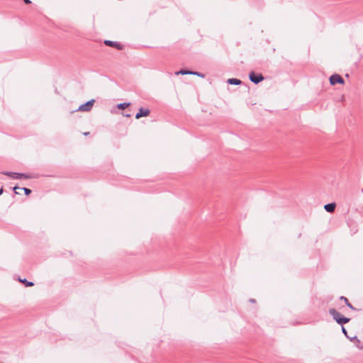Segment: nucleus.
Instances as JSON below:
<instances>
[{"label": "nucleus", "instance_id": "f257e3e1", "mask_svg": "<svg viewBox=\"0 0 363 363\" xmlns=\"http://www.w3.org/2000/svg\"><path fill=\"white\" fill-rule=\"evenodd\" d=\"M329 313L333 316V319L340 325L345 324L350 321V318L342 317L341 314L335 308H330Z\"/></svg>", "mask_w": 363, "mask_h": 363}, {"label": "nucleus", "instance_id": "f03ea898", "mask_svg": "<svg viewBox=\"0 0 363 363\" xmlns=\"http://www.w3.org/2000/svg\"><path fill=\"white\" fill-rule=\"evenodd\" d=\"M1 173L6 176L10 177L12 179H29L33 178V177H32L30 174H23V173H18V172H2Z\"/></svg>", "mask_w": 363, "mask_h": 363}, {"label": "nucleus", "instance_id": "7ed1b4c3", "mask_svg": "<svg viewBox=\"0 0 363 363\" xmlns=\"http://www.w3.org/2000/svg\"><path fill=\"white\" fill-rule=\"evenodd\" d=\"M94 103V99L89 100L85 104L80 105L76 111L85 112L89 111L92 108Z\"/></svg>", "mask_w": 363, "mask_h": 363}, {"label": "nucleus", "instance_id": "20e7f679", "mask_svg": "<svg viewBox=\"0 0 363 363\" xmlns=\"http://www.w3.org/2000/svg\"><path fill=\"white\" fill-rule=\"evenodd\" d=\"M249 78L255 84H258L264 80V77L261 74H255L253 72L250 73Z\"/></svg>", "mask_w": 363, "mask_h": 363}, {"label": "nucleus", "instance_id": "39448f33", "mask_svg": "<svg viewBox=\"0 0 363 363\" xmlns=\"http://www.w3.org/2000/svg\"><path fill=\"white\" fill-rule=\"evenodd\" d=\"M330 82L332 85H335L337 83L343 84L344 79H342V77L340 75L335 74H333L330 77Z\"/></svg>", "mask_w": 363, "mask_h": 363}, {"label": "nucleus", "instance_id": "423d86ee", "mask_svg": "<svg viewBox=\"0 0 363 363\" xmlns=\"http://www.w3.org/2000/svg\"><path fill=\"white\" fill-rule=\"evenodd\" d=\"M150 113V111L147 108L144 109L143 108H140L138 112L135 115V118L139 119L143 116H147Z\"/></svg>", "mask_w": 363, "mask_h": 363}, {"label": "nucleus", "instance_id": "0eeeda50", "mask_svg": "<svg viewBox=\"0 0 363 363\" xmlns=\"http://www.w3.org/2000/svg\"><path fill=\"white\" fill-rule=\"evenodd\" d=\"M104 44L106 45H107V46H109V47L116 48L118 50H122L123 49V45H121L120 43H118V42H116V41H111V40H106L104 41Z\"/></svg>", "mask_w": 363, "mask_h": 363}, {"label": "nucleus", "instance_id": "6e6552de", "mask_svg": "<svg viewBox=\"0 0 363 363\" xmlns=\"http://www.w3.org/2000/svg\"><path fill=\"white\" fill-rule=\"evenodd\" d=\"M335 206H336V205L335 203H328V204L325 205L324 208L327 212L333 213V212H334V211L335 209Z\"/></svg>", "mask_w": 363, "mask_h": 363}, {"label": "nucleus", "instance_id": "1a4fd4ad", "mask_svg": "<svg viewBox=\"0 0 363 363\" xmlns=\"http://www.w3.org/2000/svg\"><path fill=\"white\" fill-rule=\"evenodd\" d=\"M227 82L229 84H233V85H240L242 83L241 80L236 79V78L228 79Z\"/></svg>", "mask_w": 363, "mask_h": 363}, {"label": "nucleus", "instance_id": "9d476101", "mask_svg": "<svg viewBox=\"0 0 363 363\" xmlns=\"http://www.w3.org/2000/svg\"><path fill=\"white\" fill-rule=\"evenodd\" d=\"M340 300H342L344 301V302L345 303V304L351 309L352 310H355V308L352 306V305L349 302L348 299L345 297V296H340Z\"/></svg>", "mask_w": 363, "mask_h": 363}, {"label": "nucleus", "instance_id": "9b49d317", "mask_svg": "<svg viewBox=\"0 0 363 363\" xmlns=\"http://www.w3.org/2000/svg\"><path fill=\"white\" fill-rule=\"evenodd\" d=\"M193 74V71L184 70V69H181V70L175 72V74H177V75H178V74L184 75V74Z\"/></svg>", "mask_w": 363, "mask_h": 363}, {"label": "nucleus", "instance_id": "f8f14e48", "mask_svg": "<svg viewBox=\"0 0 363 363\" xmlns=\"http://www.w3.org/2000/svg\"><path fill=\"white\" fill-rule=\"evenodd\" d=\"M130 106V103H121L117 105L118 108L124 109Z\"/></svg>", "mask_w": 363, "mask_h": 363}, {"label": "nucleus", "instance_id": "ddd939ff", "mask_svg": "<svg viewBox=\"0 0 363 363\" xmlns=\"http://www.w3.org/2000/svg\"><path fill=\"white\" fill-rule=\"evenodd\" d=\"M19 281L23 284H25L26 286H32L34 285L33 282L28 281L26 279H19Z\"/></svg>", "mask_w": 363, "mask_h": 363}, {"label": "nucleus", "instance_id": "4468645a", "mask_svg": "<svg viewBox=\"0 0 363 363\" xmlns=\"http://www.w3.org/2000/svg\"><path fill=\"white\" fill-rule=\"evenodd\" d=\"M192 75H196V76H199L200 77H202L203 78L204 77V74L201 73V72H194L193 71V74H191Z\"/></svg>", "mask_w": 363, "mask_h": 363}, {"label": "nucleus", "instance_id": "2eb2a0df", "mask_svg": "<svg viewBox=\"0 0 363 363\" xmlns=\"http://www.w3.org/2000/svg\"><path fill=\"white\" fill-rule=\"evenodd\" d=\"M21 189L24 191L26 195H29L31 193V190L28 188L23 187Z\"/></svg>", "mask_w": 363, "mask_h": 363}, {"label": "nucleus", "instance_id": "dca6fc26", "mask_svg": "<svg viewBox=\"0 0 363 363\" xmlns=\"http://www.w3.org/2000/svg\"><path fill=\"white\" fill-rule=\"evenodd\" d=\"M342 333L345 334V335L347 337H349L347 336V330H346V329H345V328L344 326H342Z\"/></svg>", "mask_w": 363, "mask_h": 363}, {"label": "nucleus", "instance_id": "f3484780", "mask_svg": "<svg viewBox=\"0 0 363 363\" xmlns=\"http://www.w3.org/2000/svg\"><path fill=\"white\" fill-rule=\"evenodd\" d=\"M26 4H30L31 1L30 0H23Z\"/></svg>", "mask_w": 363, "mask_h": 363}, {"label": "nucleus", "instance_id": "a211bd4d", "mask_svg": "<svg viewBox=\"0 0 363 363\" xmlns=\"http://www.w3.org/2000/svg\"><path fill=\"white\" fill-rule=\"evenodd\" d=\"M89 134V132L84 133V135H88Z\"/></svg>", "mask_w": 363, "mask_h": 363}, {"label": "nucleus", "instance_id": "6ab92c4d", "mask_svg": "<svg viewBox=\"0 0 363 363\" xmlns=\"http://www.w3.org/2000/svg\"><path fill=\"white\" fill-rule=\"evenodd\" d=\"M3 193V189H0V195Z\"/></svg>", "mask_w": 363, "mask_h": 363}, {"label": "nucleus", "instance_id": "aec40b11", "mask_svg": "<svg viewBox=\"0 0 363 363\" xmlns=\"http://www.w3.org/2000/svg\"><path fill=\"white\" fill-rule=\"evenodd\" d=\"M16 189H18V187H17V186H15V187L13 188V190L15 191Z\"/></svg>", "mask_w": 363, "mask_h": 363}]
</instances>
